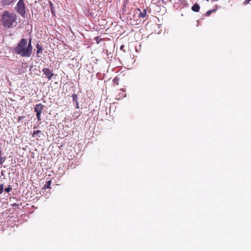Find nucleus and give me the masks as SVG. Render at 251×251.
Returning a JSON list of instances; mask_svg holds the SVG:
<instances>
[{
	"mask_svg": "<svg viewBox=\"0 0 251 251\" xmlns=\"http://www.w3.org/2000/svg\"><path fill=\"white\" fill-rule=\"evenodd\" d=\"M14 50L16 54L20 55L22 57H30L32 53L31 39H30L27 44V40L22 38L15 47Z\"/></svg>",
	"mask_w": 251,
	"mask_h": 251,
	"instance_id": "obj_1",
	"label": "nucleus"
},
{
	"mask_svg": "<svg viewBox=\"0 0 251 251\" xmlns=\"http://www.w3.org/2000/svg\"><path fill=\"white\" fill-rule=\"evenodd\" d=\"M2 25L7 28H13L17 25V16L15 14L4 11L1 16Z\"/></svg>",
	"mask_w": 251,
	"mask_h": 251,
	"instance_id": "obj_2",
	"label": "nucleus"
},
{
	"mask_svg": "<svg viewBox=\"0 0 251 251\" xmlns=\"http://www.w3.org/2000/svg\"><path fill=\"white\" fill-rule=\"evenodd\" d=\"M15 10L22 17H25L26 13L25 3L18 2L15 7Z\"/></svg>",
	"mask_w": 251,
	"mask_h": 251,
	"instance_id": "obj_3",
	"label": "nucleus"
},
{
	"mask_svg": "<svg viewBox=\"0 0 251 251\" xmlns=\"http://www.w3.org/2000/svg\"><path fill=\"white\" fill-rule=\"evenodd\" d=\"M44 107V105L43 104L39 103L36 104L34 108V111L36 113V117L38 121L41 120V116Z\"/></svg>",
	"mask_w": 251,
	"mask_h": 251,
	"instance_id": "obj_4",
	"label": "nucleus"
},
{
	"mask_svg": "<svg viewBox=\"0 0 251 251\" xmlns=\"http://www.w3.org/2000/svg\"><path fill=\"white\" fill-rule=\"evenodd\" d=\"M42 72L48 78L49 80H50L52 77L53 76L54 74L49 68H45L43 69Z\"/></svg>",
	"mask_w": 251,
	"mask_h": 251,
	"instance_id": "obj_5",
	"label": "nucleus"
},
{
	"mask_svg": "<svg viewBox=\"0 0 251 251\" xmlns=\"http://www.w3.org/2000/svg\"><path fill=\"white\" fill-rule=\"evenodd\" d=\"M138 10L140 11V14L139 15V18H145L147 15V9H145L143 10V11H140L139 9H138Z\"/></svg>",
	"mask_w": 251,
	"mask_h": 251,
	"instance_id": "obj_6",
	"label": "nucleus"
},
{
	"mask_svg": "<svg viewBox=\"0 0 251 251\" xmlns=\"http://www.w3.org/2000/svg\"><path fill=\"white\" fill-rule=\"evenodd\" d=\"M37 135H38L39 137H40L41 135L44 136V134H43L42 132L40 130L34 131L32 134V137H35Z\"/></svg>",
	"mask_w": 251,
	"mask_h": 251,
	"instance_id": "obj_7",
	"label": "nucleus"
},
{
	"mask_svg": "<svg viewBox=\"0 0 251 251\" xmlns=\"http://www.w3.org/2000/svg\"><path fill=\"white\" fill-rule=\"evenodd\" d=\"M200 9V5L197 3H195L192 7V10L194 11L198 12L199 11Z\"/></svg>",
	"mask_w": 251,
	"mask_h": 251,
	"instance_id": "obj_8",
	"label": "nucleus"
},
{
	"mask_svg": "<svg viewBox=\"0 0 251 251\" xmlns=\"http://www.w3.org/2000/svg\"><path fill=\"white\" fill-rule=\"evenodd\" d=\"M36 47L37 48L36 54L37 55L40 53H42L43 50V47L38 44H37Z\"/></svg>",
	"mask_w": 251,
	"mask_h": 251,
	"instance_id": "obj_9",
	"label": "nucleus"
},
{
	"mask_svg": "<svg viewBox=\"0 0 251 251\" xmlns=\"http://www.w3.org/2000/svg\"><path fill=\"white\" fill-rule=\"evenodd\" d=\"M217 6H216V8L215 9H213L212 10H209L207 11L206 14L207 16H209L210 15H211L213 12H215L217 10Z\"/></svg>",
	"mask_w": 251,
	"mask_h": 251,
	"instance_id": "obj_10",
	"label": "nucleus"
},
{
	"mask_svg": "<svg viewBox=\"0 0 251 251\" xmlns=\"http://www.w3.org/2000/svg\"><path fill=\"white\" fill-rule=\"evenodd\" d=\"M14 0H2L3 4L5 5H9L11 4Z\"/></svg>",
	"mask_w": 251,
	"mask_h": 251,
	"instance_id": "obj_11",
	"label": "nucleus"
},
{
	"mask_svg": "<svg viewBox=\"0 0 251 251\" xmlns=\"http://www.w3.org/2000/svg\"><path fill=\"white\" fill-rule=\"evenodd\" d=\"M50 183H51V180H49V181L46 182V183L45 184L44 187L47 188H50Z\"/></svg>",
	"mask_w": 251,
	"mask_h": 251,
	"instance_id": "obj_12",
	"label": "nucleus"
},
{
	"mask_svg": "<svg viewBox=\"0 0 251 251\" xmlns=\"http://www.w3.org/2000/svg\"><path fill=\"white\" fill-rule=\"evenodd\" d=\"M11 190H12V187H11L10 185H9L8 187L4 189V191L8 193V192H10Z\"/></svg>",
	"mask_w": 251,
	"mask_h": 251,
	"instance_id": "obj_13",
	"label": "nucleus"
},
{
	"mask_svg": "<svg viewBox=\"0 0 251 251\" xmlns=\"http://www.w3.org/2000/svg\"><path fill=\"white\" fill-rule=\"evenodd\" d=\"M3 188H4L3 184H0V194H1L3 193Z\"/></svg>",
	"mask_w": 251,
	"mask_h": 251,
	"instance_id": "obj_14",
	"label": "nucleus"
},
{
	"mask_svg": "<svg viewBox=\"0 0 251 251\" xmlns=\"http://www.w3.org/2000/svg\"><path fill=\"white\" fill-rule=\"evenodd\" d=\"M72 97H73V99L74 101H77V95L73 94L72 95Z\"/></svg>",
	"mask_w": 251,
	"mask_h": 251,
	"instance_id": "obj_15",
	"label": "nucleus"
},
{
	"mask_svg": "<svg viewBox=\"0 0 251 251\" xmlns=\"http://www.w3.org/2000/svg\"><path fill=\"white\" fill-rule=\"evenodd\" d=\"M118 81H119V78H117V77H115L113 80V82L115 83V84H118Z\"/></svg>",
	"mask_w": 251,
	"mask_h": 251,
	"instance_id": "obj_16",
	"label": "nucleus"
},
{
	"mask_svg": "<svg viewBox=\"0 0 251 251\" xmlns=\"http://www.w3.org/2000/svg\"><path fill=\"white\" fill-rule=\"evenodd\" d=\"M76 108H79V106H78V101H76Z\"/></svg>",
	"mask_w": 251,
	"mask_h": 251,
	"instance_id": "obj_17",
	"label": "nucleus"
},
{
	"mask_svg": "<svg viewBox=\"0 0 251 251\" xmlns=\"http://www.w3.org/2000/svg\"><path fill=\"white\" fill-rule=\"evenodd\" d=\"M12 206H19V204H17V203H13V204H12Z\"/></svg>",
	"mask_w": 251,
	"mask_h": 251,
	"instance_id": "obj_18",
	"label": "nucleus"
},
{
	"mask_svg": "<svg viewBox=\"0 0 251 251\" xmlns=\"http://www.w3.org/2000/svg\"><path fill=\"white\" fill-rule=\"evenodd\" d=\"M18 2L19 3H24V0H19Z\"/></svg>",
	"mask_w": 251,
	"mask_h": 251,
	"instance_id": "obj_19",
	"label": "nucleus"
},
{
	"mask_svg": "<svg viewBox=\"0 0 251 251\" xmlns=\"http://www.w3.org/2000/svg\"><path fill=\"white\" fill-rule=\"evenodd\" d=\"M124 45H122L121 47V49H123V48H124Z\"/></svg>",
	"mask_w": 251,
	"mask_h": 251,
	"instance_id": "obj_20",
	"label": "nucleus"
},
{
	"mask_svg": "<svg viewBox=\"0 0 251 251\" xmlns=\"http://www.w3.org/2000/svg\"><path fill=\"white\" fill-rule=\"evenodd\" d=\"M206 1H208L209 0H206Z\"/></svg>",
	"mask_w": 251,
	"mask_h": 251,
	"instance_id": "obj_21",
	"label": "nucleus"
}]
</instances>
